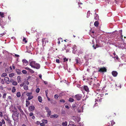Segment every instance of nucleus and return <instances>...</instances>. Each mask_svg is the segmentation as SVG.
<instances>
[{"instance_id": "obj_1", "label": "nucleus", "mask_w": 126, "mask_h": 126, "mask_svg": "<svg viewBox=\"0 0 126 126\" xmlns=\"http://www.w3.org/2000/svg\"><path fill=\"white\" fill-rule=\"evenodd\" d=\"M29 65L31 67L37 69H39L40 67V65L39 64L37 63L36 62L32 61L30 63Z\"/></svg>"}, {"instance_id": "obj_2", "label": "nucleus", "mask_w": 126, "mask_h": 126, "mask_svg": "<svg viewBox=\"0 0 126 126\" xmlns=\"http://www.w3.org/2000/svg\"><path fill=\"white\" fill-rule=\"evenodd\" d=\"M19 113L16 111L14 112L12 117L14 121H17L18 120Z\"/></svg>"}, {"instance_id": "obj_3", "label": "nucleus", "mask_w": 126, "mask_h": 126, "mask_svg": "<svg viewBox=\"0 0 126 126\" xmlns=\"http://www.w3.org/2000/svg\"><path fill=\"white\" fill-rule=\"evenodd\" d=\"M4 118L7 121L9 125L11 126H12L11 121L9 118V117L7 115H5L4 116Z\"/></svg>"}, {"instance_id": "obj_4", "label": "nucleus", "mask_w": 126, "mask_h": 126, "mask_svg": "<svg viewBox=\"0 0 126 126\" xmlns=\"http://www.w3.org/2000/svg\"><path fill=\"white\" fill-rule=\"evenodd\" d=\"M98 71L101 72H106L107 71V69L104 67H102L100 68Z\"/></svg>"}, {"instance_id": "obj_5", "label": "nucleus", "mask_w": 126, "mask_h": 126, "mask_svg": "<svg viewBox=\"0 0 126 126\" xmlns=\"http://www.w3.org/2000/svg\"><path fill=\"white\" fill-rule=\"evenodd\" d=\"M45 109L47 112V115L48 116H50L51 113V110H49V108L47 107H45Z\"/></svg>"}, {"instance_id": "obj_6", "label": "nucleus", "mask_w": 126, "mask_h": 126, "mask_svg": "<svg viewBox=\"0 0 126 126\" xmlns=\"http://www.w3.org/2000/svg\"><path fill=\"white\" fill-rule=\"evenodd\" d=\"M81 95L80 94H77L75 95L76 99L78 100H80L81 98Z\"/></svg>"}, {"instance_id": "obj_7", "label": "nucleus", "mask_w": 126, "mask_h": 126, "mask_svg": "<svg viewBox=\"0 0 126 126\" xmlns=\"http://www.w3.org/2000/svg\"><path fill=\"white\" fill-rule=\"evenodd\" d=\"M4 80L5 81V83L7 84L10 83V82L9 78L7 77H6L4 78Z\"/></svg>"}, {"instance_id": "obj_8", "label": "nucleus", "mask_w": 126, "mask_h": 126, "mask_svg": "<svg viewBox=\"0 0 126 126\" xmlns=\"http://www.w3.org/2000/svg\"><path fill=\"white\" fill-rule=\"evenodd\" d=\"M83 89L87 92H89V88L87 86H84L83 87Z\"/></svg>"}, {"instance_id": "obj_9", "label": "nucleus", "mask_w": 126, "mask_h": 126, "mask_svg": "<svg viewBox=\"0 0 126 126\" xmlns=\"http://www.w3.org/2000/svg\"><path fill=\"white\" fill-rule=\"evenodd\" d=\"M112 74L113 76L114 77H116L118 75V73L116 71H113L112 72Z\"/></svg>"}, {"instance_id": "obj_10", "label": "nucleus", "mask_w": 126, "mask_h": 126, "mask_svg": "<svg viewBox=\"0 0 126 126\" xmlns=\"http://www.w3.org/2000/svg\"><path fill=\"white\" fill-rule=\"evenodd\" d=\"M22 62L24 66L28 64V62L25 59L23 60H22Z\"/></svg>"}, {"instance_id": "obj_11", "label": "nucleus", "mask_w": 126, "mask_h": 126, "mask_svg": "<svg viewBox=\"0 0 126 126\" xmlns=\"http://www.w3.org/2000/svg\"><path fill=\"white\" fill-rule=\"evenodd\" d=\"M59 116V115L57 114H54L50 116V118H56Z\"/></svg>"}, {"instance_id": "obj_12", "label": "nucleus", "mask_w": 126, "mask_h": 126, "mask_svg": "<svg viewBox=\"0 0 126 126\" xmlns=\"http://www.w3.org/2000/svg\"><path fill=\"white\" fill-rule=\"evenodd\" d=\"M104 94H100V95H98V98H100V99H97V101H98V100H99V101H100V99H101L103 98L102 97L103 96Z\"/></svg>"}, {"instance_id": "obj_13", "label": "nucleus", "mask_w": 126, "mask_h": 126, "mask_svg": "<svg viewBox=\"0 0 126 126\" xmlns=\"http://www.w3.org/2000/svg\"><path fill=\"white\" fill-rule=\"evenodd\" d=\"M35 107L33 106H30L29 108V110L30 111H33L35 109Z\"/></svg>"}, {"instance_id": "obj_14", "label": "nucleus", "mask_w": 126, "mask_h": 126, "mask_svg": "<svg viewBox=\"0 0 126 126\" xmlns=\"http://www.w3.org/2000/svg\"><path fill=\"white\" fill-rule=\"evenodd\" d=\"M117 31H115L114 32H112L111 33V36H112V37H115L116 36V34H117Z\"/></svg>"}, {"instance_id": "obj_15", "label": "nucleus", "mask_w": 126, "mask_h": 126, "mask_svg": "<svg viewBox=\"0 0 126 126\" xmlns=\"http://www.w3.org/2000/svg\"><path fill=\"white\" fill-rule=\"evenodd\" d=\"M10 69L8 68H6L5 70V72L7 73H9L11 72L12 71Z\"/></svg>"}, {"instance_id": "obj_16", "label": "nucleus", "mask_w": 126, "mask_h": 126, "mask_svg": "<svg viewBox=\"0 0 126 126\" xmlns=\"http://www.w3.org/2000/svg\"><path fill=\"white\" fill-rule=\"evenodd\" d=\"M17 108L18 109V110H19V111L21 112V113L23 114L24 113V112L21 109V107L20 106H18L17 107Z\"/></svg>"}, {"instance_id": "obj_17", "label": "nucleus", "mask_w": 126, "mask_h": 126, "mask_svg": "<svg viewBox=\"0 0 126 126\" xmlns=\"http://www.w3.org/2000/svg\"><path fill=\"white\" fill-rule=\"evenodd\" d=\"M26 107H28L30 104V101L27 100H26Z\"/></svg>"}, {"instance_id": "obj_18", "label": "nucleus", "mask_w": 126, "mask_h": 126, "mask_svg": "<svg viewBox=\"0 0 126 126\" xmlns=\"http://www.w3.org/2000/svg\"><path fill=\"white\" fill-rule=\"evenodd\" d=\"M23 88L24 90L27 91L28 90V86L27 85H25L23 86Z\"/></svg>"}, {"instance_id": "obj_19", "label": "nucleus", "mask_w": 126, "mask_h": 126, "mask_svg": "<svg viewBox=\"0 0 126 126\" xmlns=\"http://www.w3.org/2000/svg\"><path fill=\"white\" fill-rule=\"evenodd\" d=\"M38 98L39 102H42V97L40 96H39L38 97Z\"/></svg>"}, {"instance_id": "obj_20", "label": "nucleus", "mask_w": 126, "mask_h": 126, "mask_svg": "<svg viewBox=\"0 0 126 126\" xmlns=\"http://www.w3.org/2000/svg\"><path fill=\"white\" fill-rule=\"evenodd\" d=\"M99 23L97 21H95L94 23V25L96 27H97L99 25Z\"/></svg>"}, {"instance_id": "obj_21", "label": "nucleus", "mask_w": 126, "mask_h": 126, "mask_svg": "<svg viewBox=\"0 0 126 126\" xmlns=\"http://www.w3.org/2000/svg\"><path fill=\"white\" fill-rule=\"evenodd\" d=\"M7 74L5 73H4L1 75V76L2 77H5L7 76Z\"/></svg>"}, {"instance_id": "obj_22", "label": "nucleus", "mask_w": 126, "mask_h": 126, "mask_svg": "<svg viewBox=\"0 0 126 126\" xmlns=\"http://www.w3.org/2000/svg\"><path fill=\"white\" fill-rule=\"evenodd\" d=\"M33 96L32 95H31L30 96L28 97L27 100H30L32 99L33 98Z\"/></svg>"}, {"instance_id": "obj_23", "label": "nucleus", "mask_w": 126, "mask_h": 126, "mask_svg": "<svg viewBox=\"0 0 126 126\" xmlns=\"http://www.w3.org/2000/svg\"><path fill=\"white\" fill-rule=\"evenodd\" d=\"M32 92L27 93L26 94V95L28 97L30 96L31 95H32Z\"/></svg>"}, {"instance_id": "obj_24", "label": "nucleus", "mask_w": 126, "mask_h": 126, "mask_svg": "<svg viewBox=\"0 0 126 126\" xmlns=\"http://www.w3.org/2000/svg\"><path fill=\"white\" fill-rule=\"evenodd\" d=\"M100 85V84L98 83H94V87L95 86L96 87H98Z\"/></svg>"}, {"instance_id": "obj_25", "label": "nucleus", "mask_w": 126, "mask_h": 126, "mask_svg": "<svg viewBox=\"0 0 126 126\" xmlns=\"http://www.w3.org/2000/svg\"><path fill=\"white\" fill-rule=\"evenodd\" d=\"M67 122L65 121V122L62 123V125L63 126H66L67 125Z\"/></svg>"}, {"instance_id": "obj_26", "label": "nucleus", "mask_w": 126, "mask_h": 126, "mask_svg": "<svg viewBox=\"0 0 126 126\" xmlns=\"http://www.w3.org/2000/svg\"><path fill=\"white\" fill-rule=\"evenodd\" d=\"M16 95L17 97H20L21 96V94L20 92H17V93Z\"/></svg>"}, {"instance_id": "obj_27", "label": "nucleus", "mask_w": 126, "mask_h": 126, "mask_svg": "<svg viewBox=\"0 0 126 126\" xmlns=\"http://www.w3.org/2000/svg\"><path fill=\"white\" fill-rule=\"evenodd\" d=\"M17 80L18 83H19L21 81V77L20 76H18L17 77Z\"/></svg>"}, {"instance_id": "obj_28", "label": "nucleus", "mask_w": 126, "mask_h": 126, "mask_svg": "<svg viewBox=\"0 0 126 126\" xmlns=\"http://www.w3.org/2000/svg\"><path fill=\"white\" fill-rule=\"evenodd\" d=\"M42 122L44 123L45 124H46L47 122V121L45 119H43L42 120Z\"/></svg>"}, {"instance_id": "obj_29", "label": "nucleus", "mask_w": 126, "mask_h": 126, "mask_svg": "<svg viewBox=\"0 0 126 126\" xmlns=\"http://www.w3.org/2000/svg\"><path fill=\"white\" fill-rule=\"evenodd\" d=\"M16 91V89L15 87H13L12 90V92L13 93H14Z\"/></svg>"}, {"instance_id": "obj_30", "label": "nucleus", "mask_w": 126, "mask_h": 126, "mask_svg": "<svg viewBox=\"0 0 126 126\" xmlns=\"http://www.w3.org/2000/svg\"><path fill=\"white\" fill-rule=\"evenodd\" d=\"M72 122H70L69 123V124L68 125V126H76L75 125L72 124Z\"/></svg>"}, {"instance_id": "obj_31", "label": "nucleus", "mask_w": 126, "mask_h": 126, "mask_svg": "<svg viewBox=\"0 0 126 126\" xmlns=\"http://www.w3.org/2000/svg\"><path fill=\"white\" fill-rule=\"evenodd\" d=\"M12 84L16 86L17 85V82L16 81H14L13 83H12Z\"/></svg>"}, {"instance_id": "obj_32", "label": "nucleus", "mask_w": 126, "mask_h": 126, "mask_svg": "<svg viewBox=\"0 0 126 126\" xmlns=\"http://www.w3.org/2000/svg\"><path fill=\"white\" fill-rule=\"evenodd\" d=\"M74 101V99L72 98H69V101L70 102H73Z\"/></svg>"}, {"instance_id": "obj_33", "label": "nucleus", "mask_w": 126, "mask_h": 126, "mask_svg": "<svg viewBox=\"0 0 126 126\" xmlns=\"http://www.w3.org/2000/svg\"><path fill=\"white\" fill-rule=\"evenodd\" d=\"M29 71L30 73H31L32 74L34 72V71L31 69H29Z\"/></svg>"}, {"instance_id": "obj_34", "label": "nucleus", "mask_w": 126, "mask_h": 126, "mask_svg": "<svg viewBox=\"0 0 126 126\" xmlns=\"http://www.w3.org/2000/svg\"><path fill=\"white\" fill-rule=\"evenodd\" d=\"M4 14L2 12H0V16L1 17H4Z\"/></svg>"}, {"instance_id": "obj_35", "label": "nucleus", "mask_w": 126, "mask_h": 126, "mask_svg": "<svg viewBox=\"0 0 126 126\" xmlns=\"http://www.w3.org/2000/svg\"><path fill=\"white\" fill-rule=\"evenodd\" d=\"M79 53L80 54H82L83 53V50L82 49H80L79 52Z\"/></svg>"}, {"instance_id": "obj_36", "label": "nucleus", "mask_w": 126, "mask_h": 126, "mask_svg": "<svg viewBox=\"0 0 126 126\" xmlns=\"http://www.w3.org/2000/svg\"><path fill=\"white\" fill-rule=\"evenodd\" d=\"M14 73H10L9 74V76L10 77H12L14 76Z\"/></svg>"}, {"instance_id": "obj_37", "label": "nucleus", "mask_w": 126, "mask_h": 126, "mask_svg": "<svg viewBox=\"0 0 126 126\" xmlns=\"http://www.w3.org/2000/svg\"><path fill=\"white\" fill-rule=\"evenodd\" d=\"M40 90V89L39 88H37L35 90L36 92L37 93H38L39 92Z\"/></svg>"}, {"instance_id": "obj_38", "label": "nucleus", "mask_w": 126, "mask_h": 126, "mask_svg": "<svg viewBox=\"0 0 126 126\" xmlns=\"http://www.w3.org/2000/svg\"><path fill=\"white\" fill-rule=\"evenodd\" d=\"M22 73L24 74H26L27 73V71L25 70H23L22 71Z\"/></svg>"}, {"instance_id": "obj_39", "label": "nucleus", "mask_w": 126, "mask_h": 126, "mask_svg": "<svg viewBox=\"0 0 126 126\" xmlns=\"http://www.w3.org/2000/svg\"><path fill=\"white\" fill-rule=\"evenodd\" d=\"M58 40H59V41L58 42V43L59 44L60 43V40H61L62 42V41H63L62 40V38H58Z\"/></svg>"}, {"instance_id": "obj_40", "label": "nucleus", "mask_w": 126, "mask_h": 126, "mask_svg": "<svg viewBox=\"0 0 126 126\" xmlns=\"http://www.w3.org/2000/svg\"><path fill=\"white\" fill-rule=\"evenodd\" d=\"M73 48L74 50L77 49V46L75 45H74L73 47Z\"/></svg>"}, {"instance_id": "obj_41", "label": "nucleus", "mask_w": 126, "mask_h": 126, "mask_svg": "<svg viewBox=\"0 0 126 126\" xmlns=\"http://www.w3.org/2000/svg\"><path fill=\"white\" fill-rule=\"evenodd\" d=\"M0 83L2 84H4V82L3 79H1Z\"/></svg>"}, {"instance_id": "obj_42", "label": "nucleus", "mask_w": 126, "mask_h": 126, "mask_svg": "<svg viewBox=\"0 0 126 126\" xmlns=\"http://www.w3.org/2000/svg\"><path fill=\"white\" fill-rule=\"evenodd\" d=\"M25 84H26L27 85H29V83L28 81V79H27L26 80H25Z\"/></svg>"}, {"instance_id": "obj_43", "label": "nucleus", "mask_w": 126, "mask_h": 126, "mask_svg": "<svg viewBox=\"0 0 126 126\" xmlns=\"http://www.w3.org/2000/svg\"><path fill=\"white\" fill-rule=\"evenodd\" d=\"M75 61H76V63L78 64L79 63V61L77 59H75Z\"/></svg>"}, {"instance_id": "obj_44", "label": "nucleus", "mask_w": 126, "mask_h": 126, "mask_svg": "<svg viewBox=\"0 0 126 126\" xmlns=\"http://www.w3.org/2000/svg\"><path fill=\"white\" fill-rule=\"evenodd\" d=\"M6 93H4L3 94V98H6Z\"/></svg>"}, {"instance_id": "obj_45", "label": "nucleus", "mask_w": 126, "mask_h": 126, "mask_svg": "<svg viewBox=\"0 0 126 126\" xmlns=\"http://www.w3.org/2000/svg\"><path fill=\"white\" fill-rule=\"evenodd\" d=\"M68 59H67L66 58H63L64 61L63 62H67L68 61Z\"/></svg>"}, {"instance_id": "obj_46", "label": "nucleus", "mask_w": 126, "mask_h": 126, "mask_svg": "<svg viewBox=\"0 0 126 126\" xmlns=\"http://www.w3.org/2000/svg\"><path fill=\"white\" fill-rule=\"evenodd\" d=\"M60 102H62V103H64L65 102V101L64 100H63V99H61L60 100Z\"/></svg>"}, {"instance_id": "obj_47", "label": "nucleus", "mask_w": 126, "mask_h": 126, "mask_svg": "<svg viewBox=\"0 0 126 126\" xmlns=\"http://www.w3.org/2000/svg\"><path fill=\"white\" fill-rule=\"evenodd\" d=\"M40 125L41 126H45V125L43 122L42 123H40Z\"/></svg>"}, {"instance_id": "obj_48", "label": "nucleus", "mask_w": 126, "mask_h": 126, "mask_svg": "<svg viewBox=\"0 0 126 126\" xmlns=\"http://www.w3.org/2000/svg\"><path fill=\"white\" fill-rule=\"evenodd\" d=\"M58 97V95L57 94H55L54 95V98L56 99H57Z\"/></svg>"}, {"instance_id": "obj_49", "label": "nucleus", "mask_w": 126, "mask_h": 126, "mask_svg": "<svg viewBox=\"0 0 126 126\" xmlns=\"http://www.w3.org/2000/svg\"><path fill=\"white\" fill-rule=\"evenodd\" d=\"M56 62L58 63H60V60L59 59H56Z\"/></svg>"}, {"instance_id": "obj_50", "label": "nucleus", "mask_w": 126, "mask_h": 126, "mask_svg": "<svg viewBox=\"0 0 126 126\" xmlns=\"http://www.w3.org/2000/svg\"><path fill=\"white\" fill-rule=\"evenodd\" d=\"M23 41H24L25 42V43H26L27 42V41L26 40V38H24V39H23Z\"/></svg>"}, {"instance_id": "obj_51", "label": "nucleus", "mask_w": 126, "mask_h": 126, "mask_svg": "<svg viewBox=\"0 0 126 126\" xmlns=\"http://www.w3.org/2000/svg\"><path fill=\"white\" fill-rule=\"evenodd\" d=\"M120 33H120V34H121V38L122 39H123V36L122 35V31L121 30H120Z\"/></svg>"}, {"instance_id": "obj_52", "label": "nucleus", "mask_w": 126, "mask_h": 126, "mask_svg": "<svg viewBox=\"0 0 126 126\" xmlns=\"http://www.w3.org/2000/svg\"><path fill=\"white\" fill-rule=\"evenodd\" d=\"M48 92V90H47L46 91H45L46 95L47 97V96Z\"/></svg>"}, {"instance_id": "obj_53", "label": "nucleus", "mask_w": 126, "mask_h": 126, "mask_svg": "<svg viewBox=\"0 0 126 126\" xmlns=\"http://www.w3.org/2000/svg\"><path fill=\"white\" fill-rule=\"evenodd\" d=\"M29 115L30 116H32L33 115V114L32 112L31 113L29 114Z\"/></svg>"}, {"instance_id": "obj_54", "label": "nucleus", "mask_w": 126, "mask_h": 126, "mask_svg": "<svg viewBox=\"0 0 126 126\" xmlns=\"http://www.w3.org/2000/svg\"><path fill=\"white\" fill-rule=\"evenodd\" d=\"M115 123L112 120L111 123V124H112V125L114 124H115Z\"/></svg>"}, {"instance_id": "obj_55", "label": "nucleus", "mask_w": 126, "mask_h": 126, "mask_svg": "<svg viewBox=\"0 0 126 126\" xmlns=\"http://www.w3.org/2000/svg\"><path fill=\"white\" fill-rule=\"evenodd\" d=\"M2 123L3 124H5V122L3 119H2Z\"/></svg>"}, {"instance_id": "obj_56", "label": "nucleus", "mask_w": 126, "mask_h": 126, "mask_svg": "<svg viewBox=\"0 0 126 126\" xmlns=\"http://www.w3.org/2000/svg\"><path fill=\"white\" fill-rule=\"evenodd\" d=\"M14 81V79H11L10 80V82H12V83H13V82Z\"/></svg>"}, {"instance_id": "obj_57", "label": "nucleus", "mask_w": 126, "mask_h": 126, "mask_svg": "<svg viewBox=\"0 0 126 126\" xmlns=\"http://www.w3.org/2000/svg\"><path fill=\"white\" fill-rule=\"evenodd\" d=\"M113 58H116V59L118 60L119 59V58L117 55H116V56H115L114 57H113Z\"/></svg>"}, {"instance_id": "obj_58", "label": "nucleus", "mask_w": 126, "mask_h": 126, "mask_svg": "<svg viewBox=\"0 0 126 126\" xmlns=\"http://www.w3.org/2000/svg\"><path fill=\"white\" fill-rule=\"evenodd\" d=\"M40 123V122L38 121H37L36 122V124L37 125H39Z\"/></svg>"}, {"instance_id": "obj_59", "label": "nucleus", "mask_w": 126, "mask_h": 126, "mask_svg": "<svg viewBox=\"0 0 126 126\" xmlns=\"http://www.w3.org/2000/svg\"><path fill=\"white\" fill-rule=\"evenodd\" d=\"M25 69L27 70H28V71H29V69H30V68L28 67H25Z\"/></svg>"}, {"instance_id": "obj_60", "label": "nucleus", "mask_w": 126, "mask_h": 126, "mask_svg": "<svg viewBox=\"0 0 126 126\" xmlns=\"http://www.w3.org/2000/svg\"><path fill=\"white\" fill-rule=\"evenodd\" d=\"M24 85V83H22L21 84H20V85L21 87H22Z\"/></svg>"}, {"instance_id": "obj_61", "label": "nucleus", "mask_w": 126, "mask_h": 126, "mask_svg": "<svg viewBox=\"0 0 126 126\" xmlns=\"http://www.w3.org/2000/svg\"><path fill=\"white\" fill-rule=\"evenodd\" d=\"M92 47L94 48V49H95L96 48V47L95 46V45H93Z\"/></svg>"}, {"instance_id": "obj_62", "label": "nucleus", "mask_w": 126, "mask_h": 126, "mask_svg": "<svg viewBox=\"0 0 126 126\" xmlns=\"http://www.w3.org/2000/svg\"><path fill=\"white\" fill-rule=\"evenodd\" d=\"M65 108H66L67 109H69V107L68 105H65Z\"/></svg>"}, {"instance_id": "obj_63", "label": "nucleus", "mask_w": 126, "mask_h": 126, "mask_svg": "<svg viewBox=\"0 0 126 126\" xmlns=\"http://www.w3.org/2000/svg\"><path fill=\"white\" fill-rule=\"evenodd\" d=\"M10 70L12 71V68L11 66H10L8 68Z\"/></svg>"}, {"instance_id": "obj_64", "label": "nucleus", "mask_w": 126, "mask_h": 126, "mask_svg": "<svg viewBox=\"0 0 126 126\" xmlns=\"http://www.w3.org/2000/svg\"><path fill=\"white\" fill-rule=\"evenodd\" d=\"M0 115L1 117H2L3 116L2 113L1 112H0Z\"/></svg>"}]
</instances>
